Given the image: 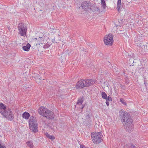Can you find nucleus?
<instances>
[{
	"label": "nucleus",
	"instance_id": "3",
	"mask_svg": "<svg viewBox=\"0 0 148 148\" xmlns=\"http://www.w3.org/2000/svg\"><path fill=\"white\" fill-rule=\"evenodd\" d=\"M101 132H97L92 133L91 137L92 141L94 143L98 144L101 142L102 138L101 137Z\"/></svg>",
	"mask_w": 148,
	"mask_h": 148
},
{
	"label": "nucleus",
	"instance_id": "25",
	"mask_svg": "<svg viewBox=\"0 0 148 148\" xmlns=\"http://www.w3.org/2000/svg\"><path fill=\"white\" fill-rule=\"evenodd\" d=\"M102 98L104 99H106L107 97L106 94L104 92H103L101 93Z\"/></svg>",
	"mask_w": 148,
	"mask_h": 148
},
{
	"label": "nucleus",
	"instance_id": "4",
	"mask_svg": "<svg viewBox=\"0 0 148 148\" xmlns=\"http://www.w3.org/2000/svg\"><path fill=\"white\" fill-rule=\"evenodd\" d=\"M19 34L21 36H25L26 34L27 28L23 23H20L18 27Z\"/></svg>",
	"mask_w": 148,
	"mask_h": 148
},
{
	"label": "nucleus",
	"instance_id": "35",
	"mask_svg": "<svg viewBox=\"0 0 148 148\" xmlns=\"http://www.w3.org/2000/svg\"><path fill=\"white\" fill-rule=\"evenodd\" d=\"M5 147L1 145H0V148H5Z\"/></svg>",
	"mask_w": 148,
	"mask_h": 148
},
{
	"label": "nucleus",
	"instance_id": "1",
	"mask_svg": "<svg viewBox=\"0 0 148 148\" xmlns=\"http://www.w3.org/2000/svg\"><path fill=\"white\" fill-rule=\"evenodd\" d=\"M119 114L120 118L122 119L126 131L129 132H132L133 130L134 125L130 114L127 112H120Z\"/></svg>",
	"mask_w": 148,
	"mask_h": 148
},
{
	"label": "nucleus",
	"instance_id": "40",
	"mask_svg": "<svg viewBox=\"0 0 148 148\" xmlns=\"http://www.w3.org/2000/svg\"><path fill=\"white\" fill-rule=\"evenodd\" d=\"M1 141L0 140V145H1Z\"/></svg>",
	"mask_w": 148,
	"mask_h": 148
},
{
	"label": "nucleus",
	"instance_id": "21",
	"mask_svg": "<svg viewBox=\"0 0 148 148\" xmlns=\"http://www.w3.org/2000/svg\"><path fill=\"white\" fill-rule=\"evenodd\" d=\"M101 4L102 7L103 9H105L106 8V3L105 0H101Z\"/></svg>",
	"mask_w": 148,
	"mask_h": 148
},
{
	"label": "nucleus",
	"instance_id": "8",
	"mask_svg": "<svg viewBox=\"0 0 148 148\" xmlns=\"http://www.w3.org/2000/svg\"><path fill=\"white\" fill-rule=\"evenodd\" d=\"M84 79L79 80L76 84L75 87L77 89H82L85 87Z\"/></svg>",
	"mask_w": 148,
	"mask_h": 148
},
{
	"label": "nucleus",
	"instance_id": "33",
	"mask_svg": "<svg viewBox=\"0 0 148 148\" xmlns=\"http://www.w3.org/2000/svg\"><path fill=\"white\" fill-rule=\"evenodd\" d=\"M80 148H86L84 146L82 145H80Z\"/></svg>",
	"mask_w": 148,
	"mask_h": 148
},
{
	"label": "nucleus",
	"instance_id": "13",
	"mask_svg": "<svg viewBox=\"0 0 148 148\" xmlns=\"http://www.w3.org/2000/svg\"><path fill=\"white\" fill-rule=\"evenodd\" d=\"M22 116L25 119H27L29 118L30 114L26 112H25L23 114Z\"/></svg>",
	"mask_w": 148,
	"mask_h": 148
},
{
	"label": "nucleus",
	"instance_id": "24",
	"mask_svg": "<svg viewBox=\"0 0 148 148\" xmlns=\"http://www.w3.org/2000/svg\"><path fill=\"white\" fill-rule=\"evenodd\" d=\"M28 146L32 148L33 146V145L32 142L31 141H29L26 143Z\"/></svg>",
	"mask_w": 148,
	"mask_h": 148
},
{
	"label": "nucleus",
	"instance_id": "17",
	"mask_svg": "<svg viewBox=\"0 0 148 148\" xmlns=\"http://www.w3.org/2000/svg\"><path fill=\"white\" fill-rule=\"evenodd\" d=\"M6 108L5 105L2 103H0V109L1 110H5V111H6L5 110Z\"/></svg>",
	"mask_w": 148,
	"mask_h": 148
},
{
	"label": "nucleus",
	"instance_id": "30",
	"mask_svg": "<svg viewBox=\"0 0 148 148\" xmlns=\"http://www.w3.org/2000/svg\"><path fill=\"white\" fill-rule=\"evenodd\" d=\"M144 68L143 67H140V68H139V71L140 72V73L141 72V71H144Z\"/></svg>",
	"mask_w": 148,
	"mask_h": 148
},
{
	"label": "nucleus",
	"instance_id": "2",
	"mask_svg": "<svg viewBox=\"0 0 148 148\" xmlns=\"http://www.w3.org/2000/svg\"><path fill=\"white\" fill-rule=\"evenodd\" d=\"M29 127L33 132L36 133L38 131V123L36 118L34 116L30 117L29 121Z\"/></svg>",
	"mask_w": 148,
	"mask_h": 148
},
{
	"label": "nucleus",
	"instance_id": "7",
	"mask_svg": "<svg viewBox=\"0 0 148 148\" xmlns=\"http://www.w3.org/2000/svg\"><path fill=\"white\" fill-rule=\"evenodd\" d=\"M1 114L5 117L11 120L14 118L13 114L12 112H0Z\"/></svg>",
	"mask_w": 148,
	"mask_h": 148
},
{
	"label": "nucleus",
	"instance_id": "37",
	"mask_svg": "<svg viewBox=\"0 0 148 148\" xmlns=\"http://www.w3.org/2000/svg\"><path fill=\"white\" fill-rule=\"evenodd\" d=\"M39 38H40V40H42V39H42V37H38V39H39Z\"/></svg>",
	"mask_w": 148,
	"mask_h": 148
},
{
	"label": "nucleus",
	"instance_id": "39",
	"mask_svg": "<svg viewBox=\"0 0 148 148\" xmlns=\"http://www.w3.org/2000/svg\"><path fill=\"white\" fill-rule=\"evenodd\" d=\"M84 107L83 106H82V107L80 108H81L83 109V108Z\"/></svg>",
	"mask_w": 148,
	"mask_h": 148
},
{
	"label": "nucleus",
	"instance_id": "9",
	"mask_svg": "<svg viewBox=\"0 0 148 148\" xmlns=\"http://www.w3.org/2000/svg\"><path fill=\"white\" fill-rule=\"evenodd\" d=\"M85 87H88L93 84L94 79H84Z\"/></svg>",
	"mask_w": 148,
	"mask_h": 148
},
{
	"label": "nucleus",
	"instance_id": "19",
	"mask_svg": "<svg viewBox=\"0 0 148 148\" xmlns=\"http://www.w3.org/2000/svg\"><path fill=\"white\" fill-rule=\"evenodd\" d=\"M121 0H118L117 2V9L118 11L121 10Z\"/></svg>",
	"mask_w": 148,
	"mask_h": 148
},
{
	"label": "nucleus",
	"instance_id": "41",
	"mask_svg": "<svg viewBox=\"0 0 148 148\" xmlns=\"http://www.w3.org/2000/svg\"><path fill=\"white\" fill-rule=\"evenodd\" d=\"M53 40H52V41L53 42V41H54L55 40V39H52Z\"/></svg>",
	"mask_w": 148,
	"mask_h": 148
},
{
	"label": "nucleus",
	"instance_id": "32",
	"mask_svg": "<svg viewBox=\"0 0 148 148\" xmlns=\"http://www.w3.org/2000/svg\"><path fill=\"white\" fill-rule=\"evenodd\" d=\"M121 89H124L125 87V86L124 85H121Z\"/></svg>",
	"mask_w": 148,
	"mask_h": 148
},
{
	"label": "nucleus",
	"instance_id": "28",
	"mask_svg": "<svg viewBox=\"0 0 148 148\" xmlns=\"http://www.w3.org/2000/svg\"><path fill=\"white\" fill-rule=\"evenodd\" d=\"M120 101L124 105H126V103L125 102V101L123 99H121Z\"/></svg>",
	"mask_w": 148,
	"mask_h": 148
},
{
	"label": "nucleus",
	"instance_id": "20",
	"mask_svg": "<svg viewBox=\"0 0 148 148\" xmlns=\"http://www.w3.org/2000/svg\"><path fill=\"white\" fill-rule=\"evenodd\" d=\"M45 134L48 138L51 140H53L55 139V137L47 133H45Z\"/></svg>",
	"mask_w": 148,
	"mask_h": 148
},
{
	"label": "nucleus",
	"instance_id": "6",
	"mask_svg": "<svg viewBox=\"0 0 148 148\" xmlns=\"http://www.w3.org/2000/svg\"><path fill=\"white\" fill-rule=\"evenodd\" d=\"M39 114L49 119H53L54 118L53 112H39Z\"/></svg>",
	"mask_w": 148,
	"mask_h": 148
},
{
	"label": "nucleus",
	"instance_id": "14",
	"mask_svg": "<svg viewBox=\"0 0 148 148\" xmlns=\"http://www.w3.org/2000/svg\"><path fill=\"white\" fill-rule=\"evenodd\" d=\"M86 125H87L88 127H90L91 125V121L90 119H86L84 122Z\"/></svg>",
	"mask_w": 148,
	"mask_h": 148
},
{
	"label": "nucleus",
	"instance_id": "10",
	"mask_svg": "<svg viewBox=\"0 0 148 148\" xmlns=\"http://www.w3.org/2000/svg\"><path fill=\"white\" fill-rule=\"evenodd\" d=\"M90 3V2H87L86 1L82 2L81 4V6L82 8L84 10L88 9L90 7L89 3Z\"/></svg>",
	"mask_w": 148,
	"mask_h": 148
},
{
	"label": "nucleus",
	"instance_id": "42",
	"mask_svg": "<svg viewBox=\"0 0 148 148\" xmlns=\"http://www.w3.org/2000/svg\"><path fill=\"white\" fill-rule=\"evenodd\" d=\"M23 110H25V109H23Z\"/></svg>",
	"mask_w": 148,
	"mask_h": 148
},
{
	"label": "nucleus",
	"instance_id": "29",
	"mask_svg": "<svg viewBox=\"0 0 148 148\" xmlns=\"http://www.w3.org/2000/svg\"><path fill=\"white\" fill-rule=\"evenodd\" d=\"M106 100V99L107 100V101H112V98L108 96V97H107V99H105Z\"/></svg>",
	"mask_w": 148,
	"mask_h": 148
},
{
	"label": "nucleus",
	"instance_id": "23",
	"mask_svg": "<svg viewBox=\"0 0 148 148\" xmlns=\"http://www.w3.org/2000/svg\"><path fill=\"white\" fill-rule=\"evenodd\" d=\"M80 49L81 50H82V53L83 55H84V56H85V55L88 53V51L85 49H84V48L83 47L81 48Z\"/></svg>",
	"mask_w": 148,
	"mask_h": 148
},
{
	"label": "nucleus",
	"instance_id": "26",
	"mask_svg": "<svg viewBox=\"0 0 148 148\" xmlns=\"http://www.w3.org/2000/svg\"><path fill=\"white\" fill-rule=\"evenodd\" d=\"M41 79V77H40L39 75L38 74H37L36 76V77L35 78V79L36 80L37 82H38L40 83V80Z\"/></svg>",
	"mask_w": 148,
	"mask_h": 148
},
{
	"label": "nucleus",
	"instance_id": "38",
	"mask_svg": "<svg viewBox=\"0 0 148 148\" xmlns=\"http://www.w3.org/2000/svg\"><path fill=\"white\" fill-rule=\"evenodd\" d=\"M97 81L96 80H94V83H95Z\"/></svg>",
	"mask_w": 148,
	"mask_h": 148
},
{
	"label": "nucleus",
	"instance_id": "5",
	"mask_svg": "<svg viewBox=\"0 0 148 148\" xmlns=\"http://www.w3.org/2000/svg\"><path fill=\"white\" fill-rule=\"evenodd\" d=\"M113 36L111 34L106 35L104 39V42L106 45H111L113 42Z\"/></svg>",
	"mask_w": 148,
	"mask_h": 148
},
{
	"label": "nucleus",
	"instance_id": "15",
	"mask_svg": "<svg viewBox=\"0 0 148 148\" xmlns=\"http://www.w3.org/2000/svg\"><path fill=\"white\" fill-rule=\"evenodd\" d=\"M124 148H136V147L133 144L131 143L126 145Z\"/></svg>",
	"mask_w": 148,
	"mask_h": 148
},
{
	"label": "nucleus",
	"instance_id": "31",
	"mask_svg": "<svg viewBox=\"0 0 148 148\" xmlns=\"http://www.w3.org/2000/svg\"><path fill=\"white\" fill-rule=\"evenodd\" d=\"M90 115H89L88 114H87L86 115V119H90Z\"/></svg>",
	"mask_w": 148,
	"mask_h": 148
},
{
	"label": "nucleus",
	"instance_id": "27",
	"mask_svg": "<svg viewBox=\"0 0 148 148\" xmlns=\"http://www.w3.org/2000/svg\"><path fill=\"white\" fill-rule=\"evenodd\" d=\"M50 45L48 43H46L44 45L43 47V48L44 49H46L49 47H50Z\"/></svg>",
	"mask_w": 148,
	"mask_h": 148
},
{
	"label": "nucleus",
	"instance_id": "12",
	"mask_svg": "<svg viewBox=\"0 0 148 148\" xmlns=\"http://www.w3.org/2000/svg\"><path fill=\"white\" fill-rule=\"evenodd\" d=\"M84 99V98L83 96H82L79 98L77 103V105H81Z\"/></svg>",
	"mask_w": 148,
	"mask_h": 148
},
{
	"label": "nucleus",
	"instance_id": "18",
	"mask_svg": "<svg viewBox=\"0 0 148 148\" xmlns=\"http://www.w3.org/2000/svg\"><path fill=\"white\" fill-rule=\"evenodd\" d=\"M38 111H51L43 106L40 107L39 108Z\"/></svg>",
	"mask_w": 148,
	"mask_h": 148
},
{
	"label": "nucleus",
	"instance_id": "16",
	"mask_svg": "<svg viewBox=\"0 0 148 148\" xmlns=\"http://www.w3.org/2000/svg\"><path fill=\"white\" fill-rule=\"evenodd\" d=\"M92 11L93 12H97L99 13L100 12V10L99 7L97 6L94 7L92 9Z\"/></svg>",
	"mask_w": 148,
	"mask_h": 148
},
{
	"label": "nucleus",
	"instance_id": "34",
	"mask_svg": "<svg viewBox=\"0 0 148 148\" xmlns=\"http://www.w3.org/2000/svg\"><path fill=\"white\" fill-rule=\"evenodd\" d=\"M106 104L107 106H108L109 104V102L108 101H107V100L106 101Z\"/></svg>",
	"mask_w": 148,
	"mask_h": 148
},
{
	"label": "nucleus",
	"instance_id": "36",
	"mask_svg": "<svg viewBox=\"0 0 148 148\" xmlns=\"http://www.w3.org/2000/svg\"><path fill=\"white\" fill-rule=\"evenodd\" d=\"M143 47H144V50H145V46L144 45H142V48H143Z\"/></svg>",
	"mask_w": 148,
	"mask_h": 148
},
{
	"label": "nucleus",
	"instance_id": "22",
	"mask_svg": "<svg viewBox=\"0 0 148 148\" xmlns=\"http://www.w3.org/2000/svg\"><path fill=\"white\" fill-rule=\"evenodd\" d=\"M136 42V45L138 46L141 47L142 45V44L140 40H135Z\"/></svg>",
	"mask_w": 148,
	"mask_h": 148
},
{
	"label": "nucleus",
	"instance_id": "11",
	"mask_svg": "<svg viewBox=\"0 0 148 148\" xmlns=\"http://www.w3.org/2000/svg\"><path fill=\"white\" fill-rule=\"evenodd\" d=\"M31 45L29 43H28L25 46H23L22 47L23 49L26 51H28L29 50Z\"/></svg>",
	"mask_w": 148,
	"mask_h": 148
}]
</instances>
